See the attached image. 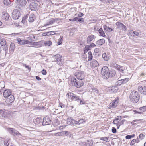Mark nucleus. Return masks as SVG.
<instances>
[{"mask_svg": "<svg viewBox=\"0 0 146 146\" xmlns=\"http://www.w3.org/2000/svg\"><path fill=\"white\" fill-rule=\"evenodd\" d=\"M140 98V95L139 93L135 91H132L129 96L130 101L134 103H136L138 102Z\"/></svg>", "mask_w": 146, "mask_h": 146, "instance_id": "nucleus-1", "label": "nucleus"}, {"mask_svg": "<svg viewBox=\"0 0 146 146\" xmlns=\"http://www.w3.org/2000/svg\"><path fill=\"white\" fill-rule=\"evenodd\" d=\"M82 80L74 77L71 79L72 84H74V85L77 88H80L83 85L84 83Z\"/></svg>", "mask_w": 146, "mask_h": 146, "instance_id": "nucleus-2", "label": "nucleus"}, {"mask_svg": "<svg viewBox=\"0 0 146 146\" xmlns=\"http://www.w3.org/2000/svg\"><path fill=\"white\" fill-rule=\"evenodd\" d=\"M109 69L106 66H103L101 69V73L102 77L105 79H107L109 77Z\"/></svg>", "mask_w": 146, "mask_h": 146, "instance_id": "nucleus-3", "label": "nucleus"}, {"mask_svg": "<svg viewBox=\"0 0 146 146\" xmlns=\"http://www.w3.org/2000/svg\"><path fill=\"white\" fill-rule=\"evenodd\" d=\"M66 96L68 98L70 99L72 101H77L78 100H80V97L76 95L72 92H69L68 93Z\"/></svg>", "mask_w": 146, "mask_h": 146, "instance_id": "nucleus-4", "label": "nucleus"}, {"mask_svg": "<svg viewBox=\"0 0 146 146\" xmlns=\"http://www.w3.org/2000/svg\"><path fill=\"white\" fill-rule=\"evenodd\" d=\"M7 129L9 133L14 136H21V134L18 131L13 128H7Z\"/></svg>", "mask_w": 146, "mask_h": 146, "instance_id": "nucleus-5", "label": "nucleus"}, {"mask_svg": "<svg viewBox=\"0 0 146 146\" xmlns=\"http://www.w3.org/2000/svg\"><path fill=\"white\" fill-rule=\"evenodd\" d=\"M21 15L19 11L17 9H14L12 13V18L15 20L19 19Z\"/></svg>", "mask_w": 146, "mask_h": 146, "instance_id": "nucleus-6", "label": "nucleus"}, {"mask_svg": "<svg viewBox=\"0 0 146 146\" xmlns=\"http://www.w3.org/2000/svg\"><path fill=\"white\" fill-rule=\"evenodd\" d=\"M116 25L117 26V28L120 30L124 31H127V29L125 25L119 21L115 23Z\"/></svg>", "mask_w": 146, "mask_h": 146, "instance_id": "nucleus-7", "label": "nucleus"}, {"mask_svg": "<svg viewBox=\"0 0 146 146\" xmlns=\"http://www.w3.org/2000/svg\"><path fill=\"white\" fill-rule=\"evenodd\" d=\"M66 123L68 125H71L74 126L77 125V121L73 119L72 118L70 117L67 119Z\"/></svg>", "mask_w": 146, "mask_h": 146, "instance_id": "nucleus-8", "label": "nucleus"}, {"mask_svg": "<svg viewBox=\"0 0 146 146\" xmlns=\"http://www.w3.org/2000/svg\"><path fill=\"white\" fill-rule=\"evenodd\" d=\"M6 42L5 40L4 39H1L0 41V44L2 46H3V50L5 51V55H6L7 51V50L8 48L6 44Z\"/></svg>", "mask_w": 146, "mask_h": 146, "instance_id": "nucleus-9", "label": "nucleus"}, {"mask_svg": "<svg viewBox=\"0 0 146 146\" xmlns=\"http://www.w3.org/2000/svg\"><path fill=\"white\" fill-rule=\"evenodd\" d=\"M75 76H76L77 79H80L83 80L84 78V75L83 72L79 71L76 72L75 74Z\"/></svg>", "mask_w": 146, "mask_h": 146, "instance_id": "nucleus-10", "label": "nucleus"}, {"mask_svg": "<svg viewBox=\"0 0 146 146\" xmlns=\"http://www.w3.org/2000/svg\"><path fill=\"white\" fill-rule=\"evenodd\" d=\"M15 2L19 7L25 6L27 3L26 0H16Z\"/></svg>", "mask_w": 146, "mask_h": 146, "instance_id": "nucleus-11", "label": "nucleus"}, {"mask_svg": "<svg viewBox=\"0 0 146 146\" xmlns=\"http://www.w3.org/2000/svg\"><path fill=\"white\" fill-rule=\"evenodd\" d=\"M38 5L35 2H32L30 5L29 7L31 11H36L38 9Z\"/></svg>", "mask_w": 146, "mask_h": 146, "instance_id": "nucleus-12", "label": "nucleus"}, {"mask_svg": "<svg viewBox=\"0 0 146 146\" xmlns=\"http://www.w3.org/2000/svg\"><path fill=\"white\" fill-rule=\"evenodd\" d=\"M51 123V120L50 119L49 117H46L44 118L42 124L43 125H46L50 124Z\"/></svg>", "mask_w": 146, "mask_h": 146, "instance_id": "nucleus-13", "label": "nucleus"}, {"mask_svg": "<svg viewBox=\"0 0 146 146\" xmlns=\"http://www.w3.org/2000/svg\"><path fill=\"white\" fill-rule=\"evenodd\" d=\"M138 90L141 94L146 95V86H139L138 88Z\"/></svg>", "mask_w": 146, "mask_h": 146, "instance_id": "nucleus-14", "label": "nucleus"}, {"mask_svg": "<svg viewBox=\"0 0 146 146\" xmlns=\"http://www.w3.org/2000/svg\"><path fill=\"white\" fill-rule=\"evenodd\" d=\"M42 121V119L40 117L35 118L33 120L34 123L36 125L40 124L41 123Z\"/></svg>", "mask_w": 146, "mask_h": 146, "instance_id": "nucleus-15", "label": "nucleus"}, {"mask_svg": "<svg viewBox=\"0 0 146 146\" xmlns=\"http://www.w3.org/2000/svg\"><path fill=\"white\" fill-rule=\"evenodd\" d=\"M18 43L20 45L25 44H28L29 43V41L28 40H21L20 38L17 39Z\"/></svg>", "mask_w": 146, "mask_h": 146, "instance_id": "nucleus-16", "label": "nucleus"}, {"mask_svg": "<svg viewBox=\"0 0 146 146\" xmlns=\"http://www.w3.org/2000/svg\"><path fill=\"white\" fill-rule=\"evenodd\" d=\"M6 98V101L7 102L9 103H11L14 100V97L11 94Z\"/></svg>", "mask_w": 146, "mask_h": 146, "instance_id": "nucleus-17", "label": "nucleus"}, {"mask_svg": "<svg viewBox=\"0 0 146 146\" xmlns=\"http://www.w3.org/2000/svg\"><path fill=\"white\" fill-rule=\"evenodd\" d=\"M9 15L7 13L4 12L2 13V18L3 20H8L9 17Z\"/></svg>", "mask_w": 146, "mask_h": 146, "instance_id": "nucleus-18", "label": "nucleus"}, {"mask_svg": "<svg viewBox=\"0 0 146 146\" xmlns=\"http://www.w3.org/2000/svg\"><path fill=\"white\" fill-rule=\"evenodd\" d=\"M11 92L10 90H6L3 92L4 96L5 98L11 94Z\"/></svg>", "mask_w": 146, "mask_h": 146, "instance_id": "nucleus-19", "label": "nucleus"}, {"mask_svg": "<svg viewBox=\"0 0 146 146\" xmlns=\"http://www.w3.org/2000/svg\"><path fill=\"white\" fill-rule=\"evenodd\" d=\"M99 64L97 61L94 59H93L91 62L90 65L93 68H95L99 66Z\"/></svg>", "mask_w": 146, "mask_h": 146, "instance_id": "nucleus-20", "label": "nucleus"}, {"mask_svg": "<svg viewBox=\"0 0 146 146\" xmlns=\"http://www.w3.org/2000/svg\"><path fill=\"white\" fill-rule=\"evenodd\" d=\"M36 19V17L34 14L31 13L29 19V21L30 22H33Z\"/></svg>", "mask_w": 146, "mask_h": 146, "instance_id": "nucleus-21", "label": "nucleus"}, {"mask_svg": "<svg viewBox=\"0 0 146 146\" xmlns=\"http://www.w3.org/2000/svg\"><path fill=\"white\" fill-rule=\"evenodd\" d=\"M94 38L95 36L94 35H90L87 38V43L88 44H89L90 42L92 41Z\"/></svg>", "mask_w": 146, "mask_h": 146, "instance_id": "nucleus-22", "label": "nucleus"}, {"mask_svg": "<svg viewBox=\"0 0 146 146\" xmlns=\"http://www.w3.org/2000/svg\"><path fill=\"white\" fill-rule=\"evenodd\" d=\"M118 90V88L117 86H112L111 89H109L111 92L112 93L116 92Z\"/></svg>", "mask_w": 146, "mask_h": 146, "instance_id": "nucleus-23", "label": "nucleus"}, {"mask_svg": "<svg viewBox=\"0 0 146 146\" xmlns=\"http://www.w3.org/2000/svg\"><path fill=\"white\" fill-rule=\"evenodd\" d=\"M117 104L114 101L111 103H110L109 105L108 108L110 109L114 108L117 107Z\"/></svg>", "mask_w": 146, "mask_h": 146, "instance_id": "nucleus-24", "label": "nucleus"}, {"mask_svg": "<svg viewBox=\"0 0 146 146\" xmlns=\"http://www.w3.org/2000/svg\"><path fill=\"white\" fill-rule=\"evenodd\" d=\"M103 28L104 30L106 31L110 32L114 31L113 29H112L111 28L108 27L106 25L104 26Z\"/></svg>", "mask_w": 146, "mask_h": 146, "instance_id": "nucleus-25", "label": "nucleus"}, {"mask_svg": "<svg viewBox=\"0 0 146 146\" xmlns=\"http://www.w3.org/2000/svg\"><path fill=\"white\" fill-rule=\"evenodd\" d=\"M109 77H111L114 76L116 74V71L114 70L111 69L109 71Z\"/></svg>", "mask_w": 146, "mask_h": 146, "instance_id": "nucleus-26", "label": "nucleus"}, {"mask_svg": "<svg viewBox=\"0 0 146 146\" xmlns=\"http://www.w3.org/2000/svg\"><path fill=\"white\" fill-rule=\"evenodd\" d=\"M105 42V41L104 39H100L96 41V44L97 45H102Z\"/></svg>", "mask_w": 146, "mask_h": 146, "instance_id": "nucleus-27", "label": "nucleus"}, {"mask_svg": "<svg viewBox=\"0 0 146 146\" xmlns=\"http://www.w3.org/2000/svg\"><path fill=\"white\" fill-rule=\"evenodd\" d=\"M118 67H117L116 69L119 71L121 72V73H124V71L125 70V68L122 66H120L119 65Z\"/></svg>", "mask_w": 146, "mask_h": 146, "instance_id": "nucleus-28", "label": "nucleus"}, {"mask_svg": "<svg viewBox=\"0 0 146 146\" xmlns=\"http://www.w3.org/2000/svg\"><path fill=\"white\" fill-rule=\"evenodd\" d=\"M29 44L32 45L40 46L42 45V43L41 41L34 42H31L29 41Z\"/></svg>", "mask_w": 146, "mask_h": 146, "instance_id": "nucleus-29", "label": "nucleus"}, {"mask_svg": "<svg viewBox=\"0 0 146 146\" xmlns=\"http://www.w3.org/2000/svg\"><path fill=\"white\" fill-rule=\"evenodd\" d=\"M98 32L100 34V35L103 37H105L106 36V35H105V33L103 31L102 29V28H100L98 30Z\"/></svg>", "mask_w": 146, "mask_h": 146, "instance_id": "nucleus-30", "label": "nucleus"}, {"mask_svg": "<svg viewBox=\"0 0 146 146\" xmlns=\"http://www.w3.org/2000/svg\"><path fill=\"white\" fill-rule=\"evenodd\" d=\"M15 48V44L13 43H11L10 45V48L9 50L11 52H13Z\"/></svg>", "mask_w": 146, "mask_h": 146, "instance_id": "nucleus-31", "label": "nucleus"}, {"mask_svg": "<svg viewBox=\"0 0 146 146\" xmlns=\"http://www.w3.org/2000/svg\"><path fill=\"white\" fill-rule=\"evenodd\" d=\"M103 58L105 61H108L109 59L108 56L106 54V53H104L102 55Z\"/></svg>", "mask_w": 146, "mask_h": 146, "instance_id": "nucleus-32", "label": "nucleus"}, {"mask_svg": "<svg viewBox=\"0 0 146 146\" xmlns=\"http://www.w3.org/2000/svg\"><path fill=\"white\" fill-rule=\"evenodd\" d=\"M92 145L93 142L91 140H88L85 143V145L86 146H92Z\"/></svg>", "mask_w": 146, "mask_h": 146, "instance_id": "nucleus-33", "label": "nucleus"}, {"mask_svg": "<svg viewBox=\"0 0 146 146\" xmlns=\"http://www.w3.org/2000/svg\"><path fill=\"white\" fill-rule=\"evenodd\" d=\"M90 50V46L89 45H86L84 48V52L85 53H87Z\"/></svg>", "mask_w": 146, "mask_h": 146, "instance_id": "nucleus-34", "label": "nucleus"}, {"mask_svg": "<svg viewBox=\"0 0 146 146\" xmlns=\"http://www.w3.org/2000/svg\"><path fill=\"white\" fill-rule=\"evenodd\" d=\"M53 135L56 136H59L64 135V134L63 132H62V131L57 133H55Z\"/></svg>", "mask_w": 146, "mask_h": 146, "instance_id": "nucleus-35", "label": "nucleus"}, {"mask_svg": "<svg viewBox=\"0 0 146 146\" xmlns=\"http://www.w3.org/2000/svg\"><path fill=\"white\" fill-rule=\"evenodd\" d=\"M3 2L4 4L6 5H9L11 3L10 0H4Z\"/></svg>", "mask_w": 146, "mask_h": 146, "instance_id": "nucleus-36", "label": "nucleus"}, {"mask_svg": "<svg viewBox=\"0 0 146 146\" xmlns=\"http://www.w3.org/2000/svg\"><path fill=\"white\" fill-rule=\"evenodd\" d=\"M111 65L112 67H113L116 69L117 67H118V66L119 65L117 64L114 62H112L111 63Z\"/></svg>", "mask_w": 146, "mask_h": 146, "instance_id": "nucleus-37", "label": "nucleus"}, {"mask_svg": "<svg viewBox=\"0 0 146 146\" xmlns=\"http://www.w3.org/2000/svg\"><path fill=\"white\" fill-rule=\"evenodd\" d=\"M28 17V15L27 14L25 15L24 17H23L22 18V22L23 23H25L26 20L27 19Z\"/></svg>", "mask_w": 146, "mask_h": 146, "instance_id": "nucleus-38", "label": "nucleus"}, {"mask_svg": "<svg viewBox=\"0 0 146 146\" xmlns=\"http://www.w3.org/2000/svg\"><path fill=\"white\" fill-rule=\"evenodd\" d=\"M27 38L28 40H30L31 42L35 41V36L34 35L29 37Z\"/></svg>", "mask_w": 146, "mask_h": 146, "instance_id": "nucleus-39", "label": "nucleus"}, {"mask_svg": "<svg viewBox=\"0 0 146 146\" xmlns=\"http://www.w3.org/2000/svg\"><path fill=\"white\" fill-rule=\"evenodd\" d=\"M121 117L120 116H117L115 119H114V121H115V122L118 123L119 122V120H121Z\"/></svg>", "mask_w": 146, "mask_h": 146, "instance_id": "nucleus-40", "label": "nucleus"}, {"mask_svg": "<svg viewBox=\"0 0 146 146\" xmlns=\"http://www.w3.org/2000/svg\"><path fill=\"white\" fill-rule=\"evenodd\" d=\"M88 61L91 60L92 58V55L91 51H89L88 53Z\"/></svg>", "mask_w": 146, "mask_h": 146, "instance_id": "nucleus-41", "label": "nucleus"}, {"mask_svg": "<svg viewBox=\"0 0 146 146\" xmlns=\"http://www.w3.org/2000/svg\"><path fill=\"white\" fill-rule=\"evenodd\" d=\"M63 41V37L60 36V38L58 40V45L61 44L62 42Z\"/></svg>", "mask_w": 146, "mask_h": 146, "instance_id": "nucleus-42", "label": "nucleus"}, {"mask_svg": "<svg viewBox=\"0 0 146 146\" xmlns=\"http://www.w3.org/2000/svg\"><path fill=\"white\" fill-rule=\"evenodd\" d=\"M44 44L45 45L47 46H50L52 44V42L50 40L45 42Z\"/></svg>", "mask_w": 146, "mask_h": 146, "instance_id": "nucleus-43", "label": "nucleus"}, {"mask_svg": "<svg viewBox=\"0 0 146 146\" xmlns=\"http://www.w3.org/2000/svg\"><path fill=\"white\" fill-rule=\"evenodd\" d=\"M54 58L56 59V60H58L61 58L62 56H60L59 54H57L55 55H54Z\"/></svg>", "mask_w": 146, "mask_h": 146, "instance_id": "nucleus-44", "label": "nucleus"}, {"mask_svg": "<svg viewBox=\"0 0 146 146\" xmlns=\"http://www.w3.org/2000/svg\"><path fill=\"white\" fill-rule=\"evenodd\" d=\"M77 122V125H79L80 124L83 123L85 122L84 120L83 119H80V120H78Z\"/></svg>", "mask_w": 146, "mask_h": 146, "instance_id": "nucleus-45", "label": "nucleus"}, {"mask_svg": "<svg viewBox=\"0 0 146 146\" xmlns=\"http://www.w3.org/2000/svg\"><path fill=\"white\" fill-rule=\"evenodd\" d=\"M55 62L59 65H61L62 64V60H61V58L58 59V60H55Z\"/></svg>", "mask_w": 146, "mask_h": 146, "instance_id": "nucleus-46", "label": "nucleus"}, {"mask_svg": "<svg viewBox=\"0 0 146 146\" xmlns=\"http://www.w3.org/2000/svg\"><path fill=\"white\" fill-rule=\"evenodd\" d=\"M55 62L59 65H61L62 64V60H61V58L58 59V60H55Z\"/></svg>", "mask_w": 146, "mask_h": 146, "instance_id": "nucleus-47", "label": "nucleus"}, {"mask_svg": "<svg viewBox=\"0 0 146 146\" xmlns=\"http://www.w3.org/2000/svg\"><path fill=\"white\" fill-rule=\"evenodd\" d=\"M129 78H126L124 79H121L122 80V81L123 82V84L127 82L129 80Z\"/></svg>", "mask_w": 146, "mask_h": 146, "instance_id": "nucleus-48", "label": "nucleus"}, {"mask_svg": "<svg viewBox=\"0 0 146 146\" xmlns=\"http://www.w3.org/2000/svg\"><path fill=\"white\" fill-rule=\"evenodd\" d=\"M126 121V120L125 119L122 120L119 123V127L117 126V128L118 129L119 128V127L120 126L123 125L124 124V123Z\"/></svg>", "mask_w": 146, "mask_h": 146, "instance_id": "nucleus-49", "label": "nucleus"}, {"mask_svg": "<svg viewBox=\"0 0 146 146\" xmlns=\"http://www.w3.org/2000/svg\"><path fill=\"white\" fill-rule=\"evenodd\" d=\"M139 139L142 140L144 139L145 137V135L142 133H141L139 134Z\"/></svg>", "mask_w": 146, "mask_h": 146, "instance_id": "nucleus-50", "label": "nucleus"}, {"mask_svg": "<svg viewBox=\"0 0 146 146\" xmlns=\"http://www.w3.org/2000/svg\"><path fill=\"white\" fill-rule=\"evenodd\" d=\"M133 34L132 35V36H138L139 34L136 31H133Z\"/></svg>", "mask_w": 146, "mask_h": 146, "instance_id": "nucleus-51", "label": "nucleus"}, {"mask_svg": "<svg viewBox=\"0 0 146 146\" xmlns=\"http://www.w3.org/2000/svg\"><path fill=\"white\" fill-rule=\"evenodd\" d=\"M119 96L117 97L114 100V101L117 104L119 102Z\"/></svg>", "mask_w": 146, "mask_h": 146, "instance_id": "nucleus-52", "label": "nucleus"}, {"mask_svg": "<svg viewBox=\"0 0 146 146\" xmlns=\"http://www.w3.org/2000/svg\"><path fill=\"white\" fill-rule=\"evenodd\" d=\"M117 85H121L122 84H123V82L122 81V80H118L117 82Z\"/></svg>", "mask_w": 146, "mask_h": 146, "instance_id": "nucleus-53", "label": "nucleus"}, {"mask_svg": "<svg viewBox=\"0 0 146 146\" xmlns=\"http://www.w3.org/2000/svg\"><path fill=\"white\" fill-rule=\"evenodd\" d=\"M42 73V74L43 75H45L46 74L47 72L46 70L43 69L42 72H41Z\"/></svg>", "mask_w": 146, "mask_h": 146, "instance_id": "nucleus-54", "label": "nucleus"}, {"mask_svg": "<svg viewBox=\"0 0 146 146\" xmlns=\"http://www.w3.org/2000/svg\"><path fill=\"white\" fill-rule=\"evenodd\" d=\"M112 131L113 133H116L117 130L116 128L114 127H113L112 128Z\"/></svg>", "mask_w": 146, "mask_h": 146, "instance_id": "nucleus-55", "label": "nucleus"}, {"mask_svg": "<svg viewBox=\"0 0 146 146\" xmlns=\"http://www.w3.org/2000/svg\"><path fill=\"white\" fill-rule=\"evenodd\" d=\"M108 138L107 137H102L100 139L105 141H107Z\"/></svg>", "mask_w": 146, "mask_h": 146, "instance_id": "nucleus-56", "label": "nucleus"}, {"mask_svg": "<svg viewBox=\"0 0 146 146\" xmlns=\"http://www.w3.org/2000/svg\"><path fill=\"white\" fill-rule=\"evenodd\" d=\"M140 120H133V122H131V123L133 125H136V123H135L133 122H137L138 121H140Z\"/></svg>", "mask_w": 146, "mask_h": 146, "instance_id": "nucleus-57", "label": "nucleus"}, {"mask_svg": "<svg viewBox=\"0 0 146 146\" xmlns=\"http://www.w3.org/2000/svg\"><path fill=\"white\" fill-rule=\"evenodd\" d=\"M50 32H46V33H43L42 34V35L43 36H48V35H50Z\"/></svg>", "mask_w": 146, "mask_h": 146, "instance_id": "nucleus-58", "label": "nucleus"}, {"mask_svg": "<svg viewBox=\"0 0 146 146\" xmlns=\"http://www.w3.org/2000/svg\"><path fill=\"white\" fill-rule=\"evenodd\" d=\"M136 143L135 139H133L131 141L130 143V145L131 146L134 145L135 143Z\"/></svg>", "mask_w": 146, "mask_h": 146, "instance_id": "nucleus-59", "label": "nucleus"}, {"mask_svg": "<svg viewBox=\"0 0 146 146\" xmlns=\"http://www.w3.org/2000/svg\"><path fill=\"white\" fill-rule=\"evenodd\" d=\"M89 46L90 47H94L96 46V45H95L94 43H92L89 45Z\"/></svg>", "mask_w": 146, "mask_h": 146, "instance_id": "nucleus-60", "label": "nucleus"}, {"mask_svg": "<svg viewBox=\"0 0 146 146\" xmlns=\"http://www.w3.org/2000/svg\"><path fill=\"white\" fill-rule=\"evenodd\" d=\"M48 32H50V35H54L55 34H56V33L54 31H49Z\"/></svg>", "mask_w": 146, "mask_h": 146, "instance_id": "nucleus-61", "label": "nucleus"}, {"mask_svg": "<svg viewBox=\"0 0 146 146\" xmlns=\"http://www.w3.org/2000/svg\"><path fill=\"white\" fill-rule=\"evenodd\" d=\"M62 132H63L64 135L66 134L67 135L70 133L69 132L67 131H63Z\"/></svg>", "mask_w": 146, "mask_h": 146, "instance_id": "nucleus-62", "label": "nucleus"}, {"mask_svg": "<svg viewBox=\"0 0 146 146\" xmlns=\"http://www.w3.org/2000/svg\"><path fill=\"white\" fill-rule=\"evenodd\" d=\"M134 31L132 30H130L129 31V33L130 34V35L131 36H132V35L133 34Z\"/></svg>", "mask_w": 146, "mask_h": 146, "instance_id": "nucleus-63", "label": "nucleus"}, {"mask_svg": "<svg viewBox=\"0 0 146 146\" xmlns=\"http://www.w3.org/2000/svg\"><path fill=\"white\" fill-rule=\"evenodd\" d=\"M84 19L83 18H80L79 22L80 23L83 22L84 21Z\"/></svg>", "mask_w": 146, "mask_h": 146, "instance_id": "nucleus-64", "label": "nucleus"}]
</instances>
